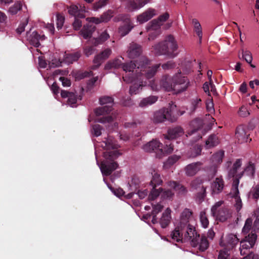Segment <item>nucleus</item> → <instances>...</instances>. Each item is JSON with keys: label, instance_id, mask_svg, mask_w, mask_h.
Segmentation results:
<instances>
[{"label": "nucleus", "instance_id": "obj_38", "mask_svg": "<svg viewBox=\"0 0 259 259\" xmlns=\"http://www.w3.org/2000/svg\"><path fill=\"white\" fill-rule=\"evenodd\" d=\"M241 53L242 58L246 61V62L250 65L251 67L254 68L255 66L251 64L252 57L250 52L248 50L244 51L243 49H242Z\"/></svg>", "mask_w": 259, "mask_h": 259}, {"label": "nucleus", "instance_id": "obj_20", "mask_svg": "<svg viewBox=\"0 0 259 259\" xmlns=\"http://www.w3.org/2000/svg\"><path fill=\"white\" fill-rule=\"evenodd\" d=\"M169 17V15L167 12L160 15L157 19H153L150 22L151 28L152 29H157L165 22Z\"/></svg>", "mask_w": 259, "mask_h": 259}, {"label": "nucleus", "instance_id": "obj_25", "mask_svg": "<svg viewBox=\"0 0 259 259\" xmlns=\"http://www.w3.org/2000/svg\"><path fill=\"white\" fill-rule=\"evenodd\" d=\"M203 125V121L201 119L196 118L190 123L191 130L188 132V135L191 136L195 134L197 131L200 129Z\"/></svg>", "mask_w": 259, "mask_h": 259}, {"label": "nucleus", "instance_id": "obj_21", "mask_svg": "<svg viewBox=\"0 0 259 259\" xmlns=\"http://www.w3.org/2000/svg\"><path fill=\"white\" fill-rule=\"evenodd\" d=\"M184 132L183 128L180 126H176L168 129L167 135L165 138L167 139H176L184 134Z\"/></svg>", "mask_w": 259, "mask_h": 259}, {"label": "nucleus", "instance_id": "obj_49", "mask_svg": "<svg viewBox=\"0 0 259 259\" xmlns=\"http://www.w3.org/2000/svg\"><path fill=\"white\" fill-rule=\"evenodd\" d=\"M102 127L99 124H95L92 126V133L96 137L100 136L102 134Z\"/></svg>", "mask_w": 259, "mask_h": 259}, {"label": "nucleus", "instance_id": "obj_62", "mask_svg": "<svg viewBox=\"0 0 259 259\" xmlns=\"http://www.w3.org/2000/svg\"><path fill=\"white\" fill-rule=\"evenodd\" d=\"M79 17L74 18L73 26L75 30H79L82 26L81 21L79 19Z\"/></svg>", "mask_w": 259, "mask_h": 259}, {"label": "nucleus", "instance_id": "obj_45", "mask_svg": "<svg viewBox=\"0 0 259 259\" xmlns=\"http://www.w3.org/2000/svg\"><path fill=\"white\" fill-rule=\"evenodd\" d=\"M200 220L202 226L204 228H207L209 224V221L204 211H201L200 213Z\"/></svg>", "mask_w": 259, "mask_h": 259}, {"label": "nucleus", "instance_id": "obj_28", "mask_svg": "<svg viewBox=\"0 0 259 259\" xmlns=\"http://www.w3.org/2000/svg\"><path fill=\"white\" fill-rule=\"evenodd\" d=\"M133 27L134 26L129 18L128 22H124L123 24L120 26L119 32L121 36H124L127 34Z\"/></svg>", "mask_w": 259, "mask_h": 259}, {"label": "nucleus", "instance_id": "obj_19", "mask_svg": "<svg viewBox=\"0 0 259 259\" xmlns=\"http://www.w3.org/2000/svg\"><path fill=\"white\" fill-rule=\"evenodd\" d=\"M142 52V47L140 45L134 42L130 44L127 51L129 58H135L139 56L141 54Z\"/></svg>", "mask_w": 259, "mask_h": 259}, {"label": "nucleus", "instance_id": "obj_42", "mask_svg": "<svg viewBox=\"0 0 259 259\" xmlns=\"http://www.w3.org/2000/svg\"><path fill=\"white\" fill-rule=\"evenodd\" d=\"M252 220L251 218H248L245 223L244 226L242 229V233L244 235H247L249 233L251 229H252Z\"/></svg>", "mask_w": 259, "mask_h": 259}, {"label": "nucleus", "instance_id": "obj_44", "mask_svg": "<svg viewBox=\"0 0 259 259\" xmlns=\"http://www.w3.org/2000/svg\"><path fill=\"white\" fill-rule=\"evenodd\" d=\"M224 156V152L223 151H220L212 155V160L217 163H220L222 162L223 158Z\"/></svg>", "mask_w": 259, "mask_h": 259}, {"label": "nucleus", "instance_id": "obj_54", "mask_svg": "<svg viewBox=\"0 0 259 259\" xmlns=\"http://www.w3.org/2000/svg\"><path fill=\"white\" fill-rule=\"evenodd\" d=\"M201 100L200 99L197 98L196 100H194L192 103V109L191 111L194 112L197 108L201 106Z\"/></svg>", "mask_w": 259, "mask_h": 259}, {"label": "nucleus", "instance_id": "obj_58", "mask_svg": "<svg viewBox=\"0 0 259 259\" xmlns=\"http://www.w3.org/2000/svg\"><path fill=\"white\" fill-rule=\"evenodd\" d=\"M223 204V201H220L217 202L211 208V211L212 215H214L217 212V211L220 208V207Z\"/></svg>", "mask_w": 259, "mask_h": 259}, {"label": "nucleus", "instance_id": "obj_60", "mask_svg": "<svg viewBox=\"0 0 259 259\" xmlns=\"http://www.w3.org/2000/svg\"><path fill=\"white\" fill-rule=\"evenodd\" d=\"M111 50L110 49H105L104 51L101 52L99 55L101 57L104 59V60L107 59L111 54Z\"/></svg>", "mask_w": 259, "mask_h": 259}, {"label": "nucleus", "instance_id": "obj_2", "mask_svg": "<svg viewBox=\"0 0 259 259\" xmlns=\"http://www.w3.org/2000/svg\"><path fill=\"white\" fill-rule=\"evenodd\" d=\"M103 144L102 147L106 150L103 154L105 160L101 163L100 169L103 176H108L117 168L118 163L114 160L120 153L117 150L118 144L112 137L108 136Z\"/></svg>", "mask_w": 259, "mask_h": 259}, {"label": "nucleus", "instance_id": "obj_53", "mask_svg": "<svg viewBox=\"0 0 259 259\" xmlns=\"http://www.w3.org/2000/svg\"><path fill=\"white\" fill-rule=\"evenodd\" d=\"M238 113L239 115L242 117H246L250 114L246 107L244 106H242L240 108Z\"/></svg>", "mask_w": 259, "mask_h": 259}, {"label": "nucleus", "instance_id": "obj_26", "mask_svg": "<svg viewBox=\"0 0 259 259\" xmlns=\"http://www.w3.org/2000/svg\"><path fill=\"white\" fill-rule=\"evenodd\" d=\"M80 52H76L72 53L65 54L64 55V61L67 64H71L74 62L77 61L81 57Z\"/></svg>", "mask_w": 259, "mask_h": 259}, {"label": "nucleus", "instance_id": "obj_61", "mask_svg": "<svg viewBox=\"0 0 259 259\" xmlns=\"http://www.w3.org/2000/svg\"><path fill=\"white\" fill-rule=\"evenodd\" d=\"M107 186H108V188L112 192H114V194L118 197L122 196L124 193V191H123V190L119 188V189H116V190H114V189L111 187V186L110 185L108 184Z\"/></svg>", "mask_w": 259, "mask_h": 259}, {"label": "nucleus", "instance_id": "obj_11", "mask_svg": "<svg viewBox=\"0 0 259 259\" xmlns=\"http://www.w3.org/2000/svg\"><path fill=\"white\" fill-rule=\"evenodd\" d=\"M165 120H168L171 122L176 120L174 116H172V111L170 109L163 108L154 113L153 117L154 122L160 123L163 122Z\"/></svg>", "mask_w": 259, "mask_h": 259}, {"label": "nucleus", "instance_id": "obj_47", "mask_svg": "<svg viewBox=\"0 0 259 259\" xmlns=\"http://www.w3.org/2000/svg\"><path fill=\"white\" fill-rule=\"evenodd\" d=\"M250 194L252 195V198L254 199L259 198V184L255 185L252 188Z\"/></svg>", "mask_w": 259, "mask_h": 259}, {"label": "nucleus", "instance_id": "obj_3", "mask_svg": "<svg viewBox=\"0 0 259 259\" xmlns=\"http://www.w3.org/2000/svg\"><path fill=\"white\" fill-rule=\"evenodd\" d=\"M190 82L187 77L183 76L179 72L172 77L168 75L162 76L160 84L167 91H174L176 94L185 91L189 85Z\"/></svg>", "mask_w": 259, "mask_h": 259}, {"label": "nucleus", "instance_id": "obj_37", "mask_svg": "<svg viewBox=\"0 0 259 259\" xmlns=\"http://www.w3.org/2000/svg\"><path fill=\"white\" fill-rule=\"evenodd\" d=\"M192 23L194 24V31L198 35V36L199 37V42L201 43L202 37V32L201 25L200 23L198 22V21L196 19H193L192 20Z\"/></svg>", "mask_w": 259, "mask_h": 259}, {"label": "nucleus", "instance_id": "obj_63", "mask_svg": "<svg viewBox=\"0 0 259 259\" xmlns=\"http://www.w3.org/2000/svg\"><path fill=\"white\" fill-rule=\"evenodd\" d=\"M243 172L240 173L239 175L236 176L234 178L233 182L232 184V187H238V185L239 184V179L242 177Z\"/></svg>", "mask_w": 259, "mask_h": 259}, {"label": "nucleus", "instance_id": "obj_5", "mask_svg": "<svg viewBox=\"0 0 259 259\" xmlns=\"http://www.w3.org/2000/svg\"><path fill=\"white\" fill-rule=\"evenodd\" d=\"M177 49V42L171 35L166 36L163 41L159 42L154 47L155 53L157 55H165L171 58L176 56L174 52Z\"/></svg>", "mask_w": 259, "mask_h": 259}, {"label": "nucleus", "instance_id": "obj_35", "mask_svg": "<svg viewBox=\"0 0 259 259\" xmlns=\"http://www.w3.org/2000/svg\"><path fill=\"white\" fill-rule=\"evenodd\" d=\"M148 2L145 0H138L136 2L131 1L129 2V9L131 10H138L143 7Z\"/></svg>", "mask_w": 259, "mask_h": 259}, {"label": "nucleus", "instance_id": "obj_41", "mask_svg": "<svg viewBox=\"0 0 259 259\" xmlns=\"http://www.w3.org/2000/svg\"><path fill=\"white\" fill-rule=\"evenodd\" d=\"M104 61V59L101 57V55L98 54L96 55L93 60L94 65L91 67L92 70H96L98 68L103 62Z\"/></svg>", "mask_w": 259, "mask_h": 259}, {"label": "nucleus", "instance_id": "obj_51", "mask_svg": "<svg viewBox=\"0 0 259 259\" xmlns=\"http://www.w3.org/2000/svg\"><path fill=\"white\" fill-rule=\"evenodd\" d=\"M109 0H99L98 2H96L94 5V9L95 10H97L105 6Z\"/></svg>", "mask_w": 259, "mask_h": 259}, {"label": "nucleus", "instance_id": "obj_17", "mask_svg": "<svg viewBox=\"0 0 259 259\" xmlns=\"http://www.w3.org/2000/svg\"><path fill=\"white\" fill-rule=\"evenodd\" d=\"M202 163L196 162L187 165L184 168L185 174L188 177L195 175L200 169Z\"/></svg>", "mask_w": 259, "mask_h": 259}, {"label": "nucleus", "instance_id": "obj_31", "mask_svg": "<svg viewBox=\"0 0 259 259\" xmlns=\"http://www.w3.org/2000/svg\"><path fill=\"white\" fill-rule=\"evenodd\" d=\"M220 143L219 137L217 135H210L205 142L207 148H210L217 146Z\"/></svg>", "mask_w": 259, "mask_h": 259}, {"label": "nucleus", "instance_id": "obj_6", "mask_svg": "<svg viewBox=\"0 0 259 259\" xmlns=\"http://www.w3.org/2000/svg\"><path fill=\"white\" fill-rule=\"evenodd\" d=\"M192 232H189V236L185 238V235L182 236V240L180 242H185L190 241L191 245L194 247H198L199 251L203 252L209 247V243L207 237L204 235H200L197 234L195 229L192 230Z\"/></svg>", "mask_w": 259, "mask_h": 259}, {"label": "nucleus", "instance_id": "obj_46", "mask_svg": "<svg viewBox=\"0 0 259 259\" xmlns=\"http://www.w3.org/2000/svg\"><path fill=\"white\" fill-rule=\"evenodd\" d=\"M56 25L58 30L62 28L64 23L65 18L60 14L57 15Z\"/></svg>", "mask_w": 259, "mask_h": 259}, {"label": "nucleus", "instance_id": "obj_32", "mask_svg": "<svg viewBox=\"0 0 259 259\" xmlns=\"http://www.w3.org/2000/svg\"><path fill=\"white\" fill-rule=\"evenodd\" d=\"M69 14L75 17L81 18H84V15L82 11L79 10L78 7L76 5H72L68 8Z\"/></svg>", "mask_w": 259, "mask_h": 259}, {"label": "nucleus", "instance_id": "obj_4", "mask_svg": "<svg viewBox=\"0 0 259 259\" xmlns=\"http://www.w3.org/2000/svg\"><path fill=\"white\" fill-rule=\"evenodd\" d=\"M192 214V211L188 208H185L183 211L179 224L171 233V238L174 241L179 242L180 240H182L183 235H185V238H187V236H189V232H192V230L195 229L193 226L189 224Z\"/></svg>", "mask_w": 259, "mask_h": 259}, {"label": "nucleus", "instance_id": "obj_43", "mask_svg": "<svg viewBox=\"0 0 259 259\" xmlns=\"http://www.w3.org/2000/svg\"><path fill=\"white\" fill-rule=\"evenodd\" d=\"M113 15L114 12L112 10H109L101 16V21L103 22H107L113 16Z\"/></svg>", "mask_w": 259, "mask_h": 259}, {"label": "nucleus", "instance_id": "obj_30", "mask_svg": "<svg viewBox=\"0 0 259 259\" xmlns=\"http://www.w3.org/2000/svg\"><path fill=\"white\" fill-rule=\"evenodd\" d=\"M215 217L221 222H225L229 217L228 210L224 207L220 208L215 214L212 215Z\"/></svg>", "mask_w": 259, "mask_h": 259}, {"label": "nucleus", "instance_id": "obj_23", "mask_svg": "<svg viewBox=\"0 0 259 259\" xmlns=\"http://www.w3.org/2000/svg\"><path fill=\"white\" fill-rule=\"evenodd\" d=\"M96 30V26L93 23H88L84 25L80 32L84 39L91 38L93 33Z\"/></svg>", "mask_w": 259, "mask_h": 259}, {"label": "nucleus", "instance_id": "obj_50", "mask_svg": "<svg viewBox=\"0 0 259 259\" xmlns=\"http://www.w3.org/2000/svg\"><path fill=\"white\" fill-rule=\"evenodd\" d=\"M129 18L128 15L120 14L114 18V21L115 22L122 21L124 23V22H128Z\"/></svg>", "mask_w": 259, "mask_h": 259}, {"label": "nucleus", "instance_id": "obj_13", "mask_svg": "<svg viewBox=\"0 0 259 259\" xmlns=\"http://www.w3.org/2000/svg\"><path fill=\"white\" fill-rule=\"evenodd\" d=\"M26 37L30 44L36 48L39 47L40 45V40H44L46 38L45 35H40L35 31L32 33L29 31L27 32Z\"/></svg>", "mask_w": 259, "mask_h": 259}, {"label": "nucleus", "instance_id": "obj_24", "mask_svg": "<svg viewBox=\"0 0 259 259\" xmlns=\"http://www.w3.org/2000/svg\"><path fill=\"white\" fill-rule=\"evenodd\" d=\"M171 210L167 208L165 211L162 213V215L159 220V223L162 228H165L170 222L171 220Z\"/></svg>", "mask_w": 259, "mask_h": 259}, {"label": "nucleus", "instance_id": "obj_33", "mask_svg": "<svg viewBox=\"0 0 259 259\" xmlns=\"http://www.w3.org/2000/svg\"><path fill=\"white\" fill-rule=\"evenodd\" d=\"M99 103L102 106H109L110 108L113 109L114 99L112 97L103 96L99 98Z\"/></svg>", "mask_w": 259, "mask_h": 259}, {"label": "nucleus", "instance_id": "obj_18", "mask_svg": "<svg viewBox=\"0 0 259 259\" xmlns=\"http://www.w3.org/2000/svg\"><path fill=\"white\" fill-rule=\"evenodd\" d=\"M238 242L239 239L236 235L230 234L226 236L224 242H222L221 243L225 246L226 248L230 250L233 248Z\"/></svg>", "mask_w": 259, "mask_h": 259}, {"label": "nucleus", "instance_id": "obj_7", "mask_svg": "<svg viewBox=\"0 0 259 259\" xmlns=\"http://www.w3.org/2000/svg\"><path fill=\"white\" fill-rule=\"evenodd\" d=\"M143 150L148 152L155 151L156 156L160 158L163 155L171 153L173 151V147L171 144L166 145V147L162 148V144L159 141L155 140L148 143L143 146Z\"/></svg>", "mask_w": 259, "mask_h": 259}, {"label": "nucleus", "instance_id": "obj_40", "mask_svg": "<svg viewBox=\"0 0 259 259\" xmlns=\"http://www.w3.org/2000/svg\"><path fill=\"white\" fill-rule=\"evenodd\" d=\"M22 7V3L20 2H17L9 8V12L12 15H15L21 10Z\"/></svg>", "mask_w": 259, "mask_h": 259}, {"label": "nucleus", "instance_id": "obj_15", "mask_svg": "<svg viewBox=\"0 0 259 259\" xmlns=\"http://www.w3.org/2000/svg\"><path fill=\"white\" fill-rule=\"evenodd\" d=\"M249 134H247L242 126H239L236 128L235 137L238 139L239 143L248 142L251 141V139H248Z\"/></svg>", "mask_w": 259, "mask_h": 259}, {"label": "nucleus", "instance_id": "obj_59", "mask_svg": "<svg viewBox=\"0 0 259 259\" xmlns=\"http://www.w3.org/2000/svg\"><path fill=\"white\" fill-rule=\"evenodd\" d=\"M94 48L92 46L85 47L83 49V53L87 57H89L93 54Z\"/></svg>", "mask_w": 259, "mask_h": 259}, {"label": "nucleus", "instance_id": "obj_27", "mask_svg": "<svg viewBox=\"0 0 259 259\" xmlns=\"http://www.w3.org/2000/svg\"><path fill=\"white\" fill-rule=\"evenodd\" d=\"M168 185L179 194H185L187 192L186 187L177 182L169 181L168 182Z\"/></svg>", "mask_w": 259, "mask_h": 259}, {"label": "nucleus", "instance_id": "obj_1", "mask_svg": "<svg viewBox=\"0 0 259 259\" xmlns=\"http://www.w3.org/2000/svg\"><path fill=\"white\" fill-rule=\"evenodd\" d=\"M159 67L160 64L151 66L150 60L144 56L123 65V70L126 73L123 76V79L128 82L136 80L139 82L130 87V94L132 96L139 94L144 85V83L145 84L147 79L154 76Z\"/></svg>", "mask_w": 259, "mask_h": 259}, {"label": "nucleus", "instance_id": "obj_10", "mask_svg": "<svg viewBox=\"0 0 259 259\" xmlns=\"http://www.w3.org/2000/svg\"><path fill=\"white\" fill-rule=\"evenodd\" d=\"M257 239L256 233L252 231L250 234L246 236L245 238L240 242V253L242 255L249 254L248 250L253 247Z\"/></svg>", "mask_w": 259, "mask_h": 259}, {"label": "nucleus", "instance_id": "obj_64", "mask_svg": "<svg viewBox=\"0 0 259 259\" xmlns=\"http://www.w3.org/2000/svg\"><path fill=\"white\" fill-rule=\"evenodd\" d=\"M163 207V205L159 203L154 205L153 207V210L152 211V213L155 214H158L159 212H160L162 210Z\"/></svg>", "mask_w": 259, "mask_h": 259}, {"label": "nucleus", "instance_id": "obj_14", "mask_svg": "<svg viewBox=\"0 0 259 259\" xmlns=\"http://www.w3.org/2000/svg\"><path fill=\"white\" fill-rule=\"evenodd\" d=\"M225 187V182L222 176L217 177L211 184L212 194H218L222 192Z\"/></svg>", "mask_w": 259, "mask_h": 259}, {"label": "nucleus", "instance_id": "obj_52", "mask_svg": "<svg viewBox=\"0 0 259 259\" xmlns=\"http://www.w3.org/2000/svg\"><path fill=\"white\" fill-rule=\"evenodd\" d=\"M176 67V64L173 61H169L162 65V68L164 70H168Z\"/></svg>", "mask_w": 259, "mask_h": 259}, {"label": "nucleus", "instance_id": "obj_55", "mask_svg": "<svg viewBox=\"0 0 259 259\" xmlns=\"http://www.w3.org/2000/svg\"><path fill=\"white\" fill-rule=\"evenodd\" d=\"M180 157L176 155H174L169 157L166 161V164L168 165H172L176 163Z\"/></svg>", "mask_w": 259, "mask_h": 259}, {"label": "nucleus", "instance_id": "obj_29", "mask_svg": "<svg viewBox=\"0 0 259 259\" xmlns=\"http://www.w3.org/2000/svg\"><path fill=\"white\" fill-rule=\"evenodd\" d=\"M158 100L156 96H150L142 99L139 103V106L142 108H145L155 103Z\"/></svg>", "mask_w": 259, "mask_h": 259}, {"label": "nucleus", "instance_id": "obj_8", "mask_svg": "<svg viewBox=\"0 0 259 259\" xmlns=\"http://www.w3.org/2000/svg\"><path fill=\"white\" fill-rule=\"evenodd\" d=\"M113 109L110 107L102 106L96 108L94 110L95 115L98 116L96 120L102 123H110L113 121V118L111 115H108Z\"/></svg>", "mask_w": 259, "mask_h": 259}, {"label": "nucleus", "instance_id": "obj_9", "mask_svg": "<svg viewBox=\"0 0 259 259\" xmlns=\"http://www.w3.org/2000/svg\"><path fill=\"white\" fill-rule=\"evenodd\" d=\"M152 176V180L150 182V185L152 188L150 193L149 195L148 198L150 200H154L156 199L160 194L159 189H156L157 186H158L162 184V181L160 178V175L153 170L151 172Z\"/></svg>", "mask_w": 259, "mask_h": 259}, {"label": "nucleus", "instance_id": "obj_36", "mask_svg": "<svg viewBox=\"0 0 259 259\" xmlns=\"http://www.w3.org/2000/svg\"><path fill=\"white\" fill-rule=\"evenodd\" d=\"M127 62H126L127 63ZM126 64V63H125ZM125 63L122 64L121 61L119 59H116L112 61H109L105 66L104 69L106 70H109L111 68H118L120 66L124 65ZM123 68V67H122Z\"/></svg>", "mask_w": 259, "mask_h": 259}, {"label": "nucleus", "instance_id": "obj_48", "mask_svg": "<svg viewBox=\"0 0 259 259\" xmlns=\"http://www.w3.org/2000/svg\"><path fill=\"white\" fill-rule=\"evenodd\" d=\"M228 249L225 248L221 250L218 255V259H229L230 254L228 253Z\"/></svg>", "mask_w": 259, "mask_h": 259}, {"label": "nucleus", "instance_id": "obj_12", "mask_svg": "<svg viewBox=\"0 0 259 259\" xmlns=\"http://www.w3.org/2000/svg\"><path fill=\"white\" fill-rule=\"evenodd\" d=\"M203 180L202 179L197 178L190 184L191 189L198 191L196 196L199 202H202L206 196V188L203 186Z\"/></svg>", "mask_w": 259, "mask_h": 259}, {"label": "nucleus", "instance_id": "obj_34", "mask_svg": "<svg viewBox=\"0 0 259 259\" xmlns=\"http://www.w3.org/2000/svg\"><path fill=\"white\" fill-rule=\"evenodd\" d=\"M160 194L161 195V198L163 200H169L171 201L173 199L174 196V193L169 189L163 190L161 188H159Z\"/></svg>", "mask_w": 259, "mask_h": 259}, {"label": "nucleus", "instance_id": "obj_39", "mask_svg": "<svg viewBox=\"0 0 259 259\" xmlns=\"http://www.w3.org/2000/svg\"><path fill=\"white\" fill-rule=\"evenodd\" d=\"M255 167L254 164L251 162H249L248 165L245 168L243 172L245 173L247 175L249 176H251L252 177H254L255 173Z\"/></svg>", "mask_w": 259, "mask_h": 259}, {"label": "nucleus", "instance_id": "obj_16", "mask_svg": "<svg viewBox=\"0 0 259 259\" xmlns=\"http://www.w3.org/2000/svg\"><path fill=\"white\" fill-rule=\"evenodd\" d=\"M61 95L63 98H67V103L68 105L72 107L75 106L78 99L77 95H75L73 92H70L65 90L61 91ZM78 99L81 100V97L79 96Z\"/></svg>", "mask_w": 259, "mask_h": 259}, {"label": "nucleus", "instance_id": "obj_56", "mask_svg": "<svg viewBox=\"0 0 259 259\" xmlns=\"http://www.w3.org/2000/svg\"><path fill=\"white\" fill-rule=\"evenodd\" d=\"M109 36V35L105 32L102 33L100 37L96 40V42L97 44H101L106 41L108 38Z\"/></svg>", "mask_w": 259, "mask_h": 259}, {"label": "nucleus", "instance_id": "obj_57", "mask_svg": "<svg viewBox=\"0 0 259 259\" xmlns=\"http://www.w3.org/2000/svg\"><path fill=\"white\" fill-rule=\"evenodd\" d=\"M27 23L28 21L27 20L21 23L18 28L16 29L17 33L20 34L22 32H23L25 30V26L27 25Z\"/></svg>", "mask_w": 259, "mask_h": 259}, {"label": "nucleus", "instance_id": "obj_22", "mask_svg": "<svg viewBox=\"0 0 259 259\" xmlns=\"http://www.w3.org/2000/svg\"><path fill=\"white\" fill-rule=\"evenodd\" d=\"M155 15V10L153 9L149 8L142 14L138 16L137 20L140 23H143L149 20Z\"/></svg>", "mask_w": 259, "mask_h": 259}]
</instances>
